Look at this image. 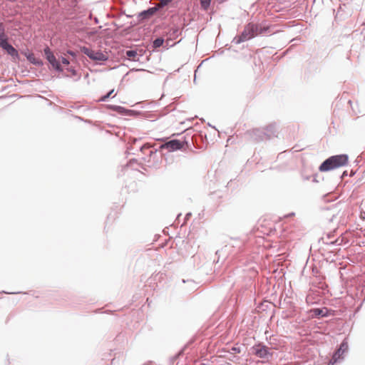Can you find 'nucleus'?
Segmentation results:
<instances>
[{
	"mask_svg": "<svg viewBox=\"0 0 365 365\" xmlns=\"http://www.w3.org/2000/svg\"><path fill=\"white\" fill-rule=\"evenodd\" d=\"M269 26L262 25V24H255L250 23L245 26L240 36L234 38L233 42L236 44L241 43L254 38L255 36L265 35L269 32Z\"/></svg>",
	"mask_w": 365,
	"mask_h": 365,
	"instance_id": "nucleus-1",
	"label": "nucleus"
},
{
	"mask_svg": "<svg viewBox=\"0 0 365 365\" xmlns=\"http://www.w3.org/2000/svg\"><path fill=\"white\" fill-rule=\"evenodd\" d=\"M349 158L347 155H333L325 160L319 166L321 172H327L347 165Z\"/></svg>",
	"mask_w": 365,
	"mask_h": 365,
	"instance_id": "nucleus-2",
	"label": "nucleus"
},
{
	"mask_svg": "<svg viewBox=\"0 0 365 365\" xmlns=\"http://www.w3.org/2000/svg\"><path fill=\"white\" fill-rule=\"evenodd\" d=\"M8 36L6 34L5 25L0 22V47L6 51L11 56H18L17 50L8 41Z\"/></svg>",
	"mask_w": 365,
	"mask_h": 365,
	"instance_id": "nucleus-3",
	"label": "nucleus"
},
{
	"mask_svg": "<svg viewBox=\"0 0 365 365\" xmlns=\"http://www.w3.org/2000/svg\"><path fill=\"white\" fill-rule=\"evenodd\" d=\"M252 354L263 361H269L272 358V349L263 343H258L251 347Z\"/></svg>",
	"mask_w": 365,
	"mask_h": 365,
	"instance_id": "nucleus-4",
	"label": "nucleus"
},
{
	"mask_svg": "<svg viewBox=\"0 0 365 365\" xmlns=\"http://www.w3.org/2000/svg\"><path fill=\"white\" fill-rule=\"evenodd\" d=\"M277 132L276 125L271 124L264 130L255 129L252 131L255 135V140H263L272 138Z\"/></svg>",
	"mask_w": 365,
	"mask_h": 365,
	"instance_id": "nucleus-5",
	"label": "nucleus"
},
{
	"mask_svg": "<svg viewBox=\"0 0 365 365\" xmlns=\"http://www.w3.org/2000/svg\"><path fill=\"white\" fill-rule=\"evenodd\" d=\"M81 51L93 61H105L108 60V56L101 51H95L86 46L81 47Z\"/></svg>",
	"mask_w": 365,
	"mask_h": 365,
	"instance_id": "nucleus-6",
	"label": "nucleus"
},
{
	"mask_svg": "<svg viewBox=\"0 0 365 365\" xmlns=\"http://www.w3.org/2000/svg\"><path fill=\"white\" fill-rule=\"evenodd\" d=\"M349 349L348 341L345 339L340 344L339 348L334 353L331 359L329 361L328 365H334L335 363L343 359V355L347 352Z\"/></svg>",
	"mask_w": 365,
	"mask_h": 365,
	"instance_id": "nucleus-7",
	"label": "nucleus"
},
{
	"mask_svg": "<svg viewBox=\"0 0 365 365\" xmlns=\"http://www.w3.org/2000/svg\"><path fill=\"white\" fill-rule=\"evenodd\" d=\"M185 142L180 140L173 139L160 145L161 149H168L169 151H175L183 148Z\"/></svg>",
	"mask_w": 365,
	"mask_h": 365,
	"instance_id": "nucleus-8",
	"label": "nucleus"
},
{
	"mask_svg": "<svg viewBox=\"0 0 365 365\" xmlns=\"http://www.w3.org/2000/svg\"><path fill=\"white\" fill-rule=\"evenodd\" d=\"M44 53L46 55V59L53 68H55L57 71H63L61 63L58 61H57L55 56L53 54L48 47L44 48Z\"/></svg>",
	"mask_w": 365,
	"mask_h": 365,
	"instance_id": "nucleus-9",
	"label": "nucleus"
},
{
	"mask_svg": "<svg viewBox=\"0 0 365 365\" xmlns=\"http://www.w3.org/2000/svg\"><path fill=\"white\" fill-rule=\"evenodd\" d=\"M158 11V8L157 6L150 7L146 10H144L140 12L138 15V21H143L145 19H148L152 17L157 11Z\"/></svg>",
	"mask_w": 365,
	"mask_h": 365,
	"instance_id": "nucleus-10",
	"label": "nucleus"
},
{
	"mask_svg": "<svg viewBox=\"0 0 365 365\" xmlns=\"http://www.w3.org/2000/svg\"><path fill=\"white\" fill-rule=\"evenodd\" d=\"M311 313L313 317H327L328 314V309L326 307L322 309L316 308L311 310Z\"/></svg>",
	"mask_w": 365,
	"mask_h": 365,
	"instance_id": "nucleus-11",
	"label": "nucleus"
},
{
	"mask_svg": "<svg viewBox=\"0 0 365 365\" xmlns=\"http://www.w3.org/2000/svg\"><path fill=\"white\" fill-rule=\"evenodd\" d=\"M125 54H126V56L129 58V59H132L133 61H138L139 58H135V57L138 55V51L137 50H128L126 51L125 52Z\"/></svg>",
	"mask_w": 365,
	"mask_h": 365,
	"instance_id": "nucleus-12",
	"label": "nucleus"
},
{
	"mask_svg": "<svg viewBox=\"0 0 365 365\" xmlns=\"http://www.w3.org/2000/svg\"><path fill=\"white\" fill-rule=\"evenodd\" d=\"M27 59L33 64L34 65H41V61L37 58H36V57L34 56V55L33 53H30L29 55L27 56Z\"/></svg>",
	"mask_w": 365,
	"mask_h": 365,
	"instance_id": "nucleus-13",
	"label": "nucleus"
},
{
	"mask_svg": "<svg viewBox=\"0 0 365 365\" xmlns=\"http://www.w3.org/2000/svg\"><path fill=\"white\" fill-rule=\"evenodd\" d=\"M180 34V31L178 28H171L169 30L168 35V36H170L171 38V37H174V36H178Z\"/></svg>",
	"mask_w": 365,
	"mask_h": 365,
	"instance_id": "nucleus-14",
	"label": "nucleus"
},
{
	"mask_svg": "<svg viewBox=\"0 0 365 365\" xmlns=\"http://www.w3.org/2000/svg\"><path fill=\"white\" fill-rule=\"evenodd\" d=\"M164 42V39L162 38H157L153 42V47L154 48H158L160 47Z\"/></svg>",
	"mask_w": 365,
	"mask_h": 365,
	"instance_id": "nucleus-15",
	"label": "nucleus"
},
{
	"mask_svg": "<svg viewBox=\"0 0 365 365\" xmlns=\"http://www.w3.org/2000/svg\"><path fill=\"white\" fill-rule=\"evenodd\" d=\"M200 2L202 9L207 11L210 6L211 0H200Z\"/></svg>",
	"mask_w": 365,
	"mask_h": 365,
	"instance_id": "nucleus-16",
	"label": "nucleus"
},
{
	"mask_svg": "<svg viewBox=\"0 0 365 365\" xmlns=\"http://www.w3.org/2000/svg\"><path fill=\"white\" fill-rule=\"evenodd\" d=\"M173 0H160L159 4L156 5L158 10L162 9L163 7L167 6L169 3H170Z\"/></svg>",
	"mask_w": 365,
	"mask_h": 365,
	"instance_id": "nucleus-17",
	"label": "nucleus"
},
{
	"mask_svg": "<svg viewBox=\"0 0 365 365\" xmlns=\"http://www.w3.org/2000/svg\"><path fill=\"white\" fill-rule=\"evenodd\" d=\"M114 92V90L112 89L111 91H110L105 96H103L102 97H101V98L98 100L99 101H101V102H105L109 98L110 96L112 95V93Z\"/></svg>",
	"mask_w": 365,
	"mask_h": 365,
	"instance_id": "nucleus-18",
	"label": "nucleus"
},
{
	"mask_svg": "<svg viewBox=\"0 0 365 365\" xmlns=\"http://www.w3.org/2000/svg\"><path fill=\"white\" fill-rule=\"evenodd\" d=\"M66 70L71 73L70 75H67L68 76H70V77H73V76H78V73H77V71H76V69L74 68H73L72 66L71 67H68L66 68Z\"/></svg>",
	"mask_w": 365,
	"mask_h": 365,
	"instance_id": "nucleus-19",
	"label": "nucleus"
},
{
	"mask_svg": "<svg viewBox=\"0 0 365 365\" xmlns=\"http://www.w3.org/2000/svg\"><path fill=\"white\" fill-rule=\"evenodd\" d=\"M61 62L63 64L66 65V66L69 64V61L64 57L61 58Z\"/></svg>",
	"mask_w": 365,
	"mask_h": 365,
	"instance_id": "nucleus-20",
	"label": "nucleus"
},
{
	"mask_svg": "<svg viewBox=\"0 0 365 365\" xmlns=\"http://www.w3.org/2000/svg\"><path fill=\"white\" fill-rule=\"evenodd\" d=\"M232 351L235 353H240L241 350L240 347H232Z\"/></svg>",
	"mask_w": 365,
	"mask_h": 365,
	"instance_id": "nucleus-21",
	"label": "nucleus"
},
{
	"mask_svg": "<svg viewBox=\"0 0 365 365\" xmlns=\"http://www.w3.org/2000/svg\"><path fill=\"white\" fill-rule=\"evenodd\" d=\"M113 108L115 110H120V109H123L122 107L118 106H114Z\"/></svg>",
	"mask_w": 365,
	"mask_h": 365,
	"instance_id": "nucleus-22",
	"label": "nucleus"
},
{
	"mask_svg": "<svg viewBox=\"0 0 365 365\" xmlns=\"http://www.w3.org/2000/svg\"><path fill=\"white\" fill-rule=\"evenodd\" d=\"M6 1L10 3H14V2L17 1L18 0H6Z\"/></svg>",
	"mask_w": 365,
	"mask_h": 365,
	"instance_id": "nucleus-23",
	"label": "nucleus"
},
{
	"mask_svg": "<svg viewBox=\"0 0 365 365\" xmlns=\"http://www.w3.org/2000/svg\"><path fill=\"white\" fill-rule=\"evenodd\" d=\"M68 53L72 56H74V53L71 51H68Z\"/></svg>",
	"mask_w": 365,
	"mask_h": 365,
	"instance_id": "nucleus-24",
	"label": "nucleus"
},
{
	"mask_svg": "<svg viewBox=\"0 0 365 365\" xmlns=\"http://www.w3.org/2000/svg\"><path fill=\"white\" fill-rule=\"evenodd\" d=\"M345 175H347L346 171H344V172L343 173L341 178H343V177H344V176H345Z\"/></svg>",
	"mask_w": 365,
	"mask_h": 365,
	"instance_id": "nucleus-25",
	"label": "nucleus"
},
{
	"mask_svg": "<svg viewBox=\"0 0 365 365\" xmlns=\"http://www.w3.org/2000/svg\"><path fill=\"white\" fill-rule=\"evenodd\" d=\"M190 215H191V214H190V213H187V214L186 215V217H190Z\"/></svg>",
	"mask_w": 365,
	"mask_h": 365,
	"instance_id": "nucleus-26",
	"label": "nucleus"
}]
</instances>
